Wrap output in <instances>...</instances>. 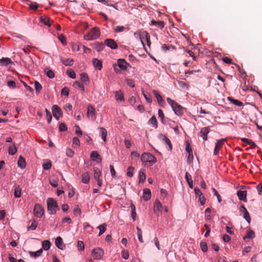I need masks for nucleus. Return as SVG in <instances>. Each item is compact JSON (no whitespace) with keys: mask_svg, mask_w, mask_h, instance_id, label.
<instances>
[{"mask_svg":"<svg viewBox=\"0 0 262 262\" xmlns=\"http://www.w3.org/2000/svg\"><path fill=\"white\" fill-rule=\"evenodd\" d=\"M166 100L177 115L181 116L183 115L184 111V108L183 107L170 98H167Z\"/></svg>","mask_w":262,"mask_h":262,"instance_id":"obj_1","label":"nucleus"},{"mask_svg":"<svg viewBox=\"0 0 262 262\" xmlns=\"http://www.w3.org/2000/svg\"><path fill=\"white\" fill-rule=\"evenodd\" d=\"M47 210L50 214H55L59 210L57 201L52 198L47 200Z\"/></svg>","mask_w":262,"mask_h":262,"instance_id":"obj_2","label":"nucleus"},{"mask_svg":"<svg viewBox=\"0 0 262 262\" xmlns=\"http://www.w3.org/2000/svg\"><path fill=\"white\" fill-rule=\"evenodd\" d=\"M100 35L99 28L97 27L93 28L88 33L85 34L83 38L85 40H90L98 38Z\"/></svg>","mask_w":262,"mask_h":262,"instance_id":"obj_3","label":"nucleus"},{"mask_svg":"<svg viewBox=\"0 0 262 262\" xmlns=\"http://www.w3.org/2000/svg\"><path fill=\"white\" fill-rule=\"evenodd\" d=\"M127 66H130L129 63H127L124 59H118L117 63L113 64L114 71L116 73L120 72V70L118 69V68H119L122 70L125 71L127 69Z\"/></svg>","mask_w":262,"mask_h":262,"instance_id":"obj_4","label":"nucleus"},{"mask_svg":"<svg viewBox=\"0 0 262 262\" xmlns=\"http://www.w3.org/2000/svg\"><path fill=\"white\" fill-rule=\"evenodd\" d=\"M141 160L143 163H149L152 165L157 161L156 158L149 152H144L141 157Z\"/></svg>","mask_w":262,"mask_h":262,"instance_id":"obj_5","label":"nucleus"},{"mask_svg":"<svg viewBox=\"0 0 262 262\" xmlns=\"http://www.w3.org/2000/svg\"><path fill=\"white\" fill-rule=\"evenodd\" d=\"M52 111L53 116L57 120H58L59 118L62 116V111L57 105H53Z\"/></svg>","mask_w":262,"mask_h":262,"instance_id":"obj_6","label":"nucleus"},{"mask_svg":"<svg viewBox=\"0 0 262 262\" xmlns=\"http://www.w3.org/2000/svg\"><path fill=\"white\" fill-rule=\"evenodd\" d=\"M33 213L35 216L41 217L44 214V209L40 204H36L34 207Z\"/></svg>","mask_w":262,"mask_h":262,"instance_id":"obj_7","label":"nucleus"},{"mask_svg":"<svg viewBox=\"0 0 262 262\" xmlns=\"http://www.w3.org/2000/svg\"><path fill=\"white\" fill-rule=\"evenodd\" d=\"M92 254L95 259H100L104 255V251L101 248L94 249L92 251Z\"/></svg>","mask_w":262,"mask_h":262,"instance_id":"obj_8","label":"nucleus"},{"mask_svg":"<svg viewBox=\"0 0 262 262\" xmlns=\"http://www.w3.org/2000/svg\"><path fill=\"white\" fill-rule=\"evenodd\" d=\"M162 207V204L160 201L158 199L156 200L154 206V211L155 213L159 215V213L161 212Z\"/></svg>","mask_w":262,"mask_h":262,"instance_id":"obj_9","label":"nucleus"},{"mask_svg":"<svg viewBox=\"0 0 262 262\" xmlns=\"http://www.w3.org/2000/svg\"><path fill=\"white\" fill-rule=\"evenodd\" d=\"M104 44L112 50H115L118 48L117 43L113 39H106L104 40Z\"/></svg>","mask_w":262,"mask_h":262,"instance_id":"obj_10","label":"nucleus"},{"mask_svg":"<svg viewBox=\"0 0 262 262\" xmlns=\"http://www.w3.org/2000/svg\"><path fill=\"white\" fill-rule=\"evenodd\" d=\"M226 139L225 138H222L217 141L215 144L214 150V155H217L219 154V150L221 147L223 146L224 142L226 141Z\"/></svg>","mask_w":262,"mask_h":262,"instance_id":"obj_11","label":"nucleus"},{"mask_svg":"<svg viewBox=\"0 0 262 262\" xmlns=\"http://www.w3.org/2000/svg\"><path fill=\"white\" fill-rule=\"evenodd\" d=\"M87 117L88 118H91L92 119H95V108L91 104H89L87 107Z\"/></svg>","mask_w":262,"mask_h":262,"instance_id":"obj_12","label":"nucleus"},{"mask_svg":"<svg viewBox=\"0 0 262 262\" xmlns=\"http://www.w3.org/2000/svg\"><path fill=\"white\" fill-rule=\"evenodd\" d=\"M153 94H154L155 97L156 98L158 104L160 106H163L165 104V101L162 98V96L159 93V92L157 90L153 91Z\"/></svg>","mask_w":262,"mask_h":262,"instance_id":"obj_13","label":"nucleus"},{"mask_svg":"<svg viewBox=\"0 0 262 262\" xmlns=\"http://www.w3.org/2000/svg\"><path fill=\"white\" fill-rule=\"evenodd\" d=\"M210 128L209 127H204L201 128L199 133L200 136L202 137L203 139L206 141L207 140V135L209 133Z\"/></svg>","mask_w":262,"mask_h":262,"instance_id":"obj_14","label":"nucleus"},{"mask_svg":"<svg viewBox=\"0 0 262 262\" xmlns=\"http://www.w3.org/2000/svg\"><path fill=\"white\" fill-rule=\"evenodd\" d=\"M91 46L97 52H100L102 51L104 47V45L102 42H96L94 43L91 44Z\"/></svg>","mask_w":262,"mask_h":262,"instance_id":"obj_15","label":"nucleus"},{"mask_svg":"<svg viewBox=\"0 0 262 262\" xmlns=\"http://www.w3.org/2000/svg\"><path fill=\"white\" fill-rule=\"evenodd\" d=\"M55 245L56 247L60 250H63L66 248V246L63 243L62 239L60 236H58L56 238Z\"/></svg>","mask_w":262,"mask_h":262,"instance_id":"obj_16","label":"nucleus"},{"mask_svg":"<svg viewBox=\"0 0 262 262\" xmlns=\"http://www.w3.org/2000/svg\"><path fill=\"white\" fill-rule=\"evenodd\" d=\"M237 195L239 200L243 201L244 202L247 201V191L246 190H238L237 192Z\"/></svg>","mask_w":262,"mask_h":262,"instance_id":"obj_17","label":"nucleus"},{"mask_svg":"<svg viewBox=\"0 0 262 262\" xmlns=\"http://www.w3.org/2000/svg\"><path fill=\"white\" fill-rule=\"evenodd\" d=\"M91 158L93 160L96 161L97 163H100L102 160L100 156L96 151H92L91 154Z\"/></svg>","mask_w":262,"mask_h":262,"instance_id":"obj_18","label":"nucleus"},{"mask_svg":"<svg viewBox=\"0 0 262 262\" xmlns=\"http://www.w3.org/2000/svg\"><path fill=\"white\" fill-rule=\"evenodd\" d=\"M143 198L145 201H148L151 198V191L148 188H144L143 190Z\"/></svg>","mask_w":262,"mask_h":262,"instance_id":"obj_19","label":"nucleus"},{"mask_svg":"<svg viewBox=\"0 0 262 262\" xmlns=\"http://www.w3.org/2000/svg\"><path fill=\"white\" fill-rule=\"evenodd\" d=\"M10 64H13V62L9 58L5 57L0 59V65L2 66H7Z\"/></svg>","mask_w":262,"mask_h":262,"instance_id":"obj_20","label":"nucleus"},{"mask_svg":"<svg viewBox=\"0 0 262 262\" xmlns=\"http://www.w3.org/2000/svg\"><path fill=\"white\" fill-rule=\"evenodd\" d=\"M17 165L21 169H24L26 166V163L25 159L21 156H20L17 161Z\"/></svg>","mask_w":262,"mask_h":262,"instance_id":"obj_21","label":"nucleus"},{"mask_svg":"<svg viewBox=\"0 0 262 262\" xmlns=\"http://www.w3.org/2000/svg\"><path fill=\"white\" fill-rule=\"evenodd\" d=\"M150 25L157 26L161 29H162L165 26V23L163 21H156L153 19L151 21Z\"/></svg>","mask_w":262,"mask_h":262,"instance_id":"obj_22","label":"nucleus"},{"mask_svg":"<svg viewBox=\"0 0 262 262\" xmlns=\"http://www.w3.org/2000/svg\"><path fill=\"white\" fill-rule=\"evenodd\" d=\"M93 64L95 68L98 69L99 70H101L102 68V61L98 59L97 58H94L93 59Z\"/></svg>","mask_w":262,"mask_h":262,"instance_id":"obj_23","label":"nucleus"},{"mask_svg":"<svg viewBox=\"0 0 262 262\" xmlns=\"http://www.w3.org/2000/svg\"><path fill=\"white\" fill-rule=\"evenodd\" d=\"M185 179L190 188H192L193 187V181L191 179V176L189 173L188 172H186L185 173Z\"/></svg>","mask_w":262,"mask_h":262,"instance_id":"obj_24","label":"nucleus"},{"mask_svg":"<svg viewBox=\"0 0 262 262\" xmlns=\"http://www.w3.org/2000/svg\"><path fill=\"white\" fill-rule=\"evenodd\" d=\"M146 179V176L143 169H141L139 172V183H143Z\"/></svg>","mask_w":262,"mask_h":262,"instance_id":"obj_25","label":"nucleus"},{"mask_svg":"<svg viewBox=\"0 0 262 262\" xmlns=\"http://www.w3.org/2000/svg\"><path fill=\"white\" fill-rule=\"evenodd\" d=\"M228 100L230 102H231L232 104L236 105V106H242L243 105V103L242 102L237 100V99H233V98L232 97H228Z\"/></svg>","mask_w":262,"mask_h":262,"instance_id":"obj_26","label":"nucleus"},{"mask_svg":"<svg viewBox=\"0 0 262 262\" xmlns=\"http://www.w3.org/2000/svg\"><path fill=\"white\" fill-rule=\"evenodd\" d=\"M241 140L250 145L251 147L252 148H254L257 146L256 144L251 140L243 138L241 139Z\"/></svg>","mask_w":262,"mask_h":262,"instance_id":"obj_27","label":"nucleus"},{"mask_svg":"<svg viewBox=\"0 0 262 262\" xmlns=\"http://www.w3.org/2000/svg\"><path fill=\"white\" fill-rule=\"evenodd\" d=\"M81 181L84 184H88L90 181V176L88 172H85L82 174Z\"/></svg>","mask_w":262,"mask_h":262,"instance_id":"obj_28","label":"nucleus"},{"mask_svg":"<svg viewBox=\"0 0 262 262\" xmlns=\"http://www.w3.org/2000/svg\"><path fill=\"white\" fill-rule=\"evenodd\" d=\"M81 80L85 84H88L90 81V79L88 75L85 73H82L80 74Z\"/></svg>","mask_w":262,"mask_h":262,"instance_id":"obj_29","label":"nucleus"},{"mask_svg":"<svg viewBox=\"0 0 262 262\" xmlns=\"http://www.w3.org/2000/svg\"><path fill=\"white\" fill-rule=\"evenodd\" d=\"M115 98L117 101H123L124 100L123 94L121 91L115 92Z\"/></svg>","mask_w":262,"mask_h":262,"instance_id":"obj_30","label":"nucleus"},{"mask_svg":"<svg viewBox=\"0 0 262 262\" xmlns=\"http://www.w3.org/2000/svg\"><path fill=\"white\" fill-rule=\"evenodd\" d=\"M148 124L152 125L153 127L155 128H158V122L155 116H153L151 118L148 120Z\"/></svg>","mask_w":262,"mask_h":262,"instance_id":"obj_31","label":"nucleus"},{"mask_svg":"<svg viewBox=\"0 0 262 262\" xmlns=\"http://www.w3.org/2000/svg\"><path fill=\"white\" fill-rule=\"evenodd\" d=\"M42 253V249H40L36 252H32L31 251H29V253L31 257H34V258L39 257V256H40V255Z\"/></svg>","mask_w":262,"mask_h":262,"instance_id":"obj_32","label":"nucleus"},{"mask_svg":"<svg viewBox=\"0 0 262 262\" xmlns=\"http://www.w3.org/2000/svg\"><path fill=\"white\" fill-rule=\"evenodd\" d=\"M255 237V233L254 231L249 229L247 230L246 234L243 237V239H245L246 238H253Z\"/></svg>","mask_w":262,"mask_h":262,"instance_id":"obj_33","label":"nucleus"},{"mask_svg":"<svg viewBox=\"0 0 262 262\" xmlns=\"http://www.w3.org/2000/svg\"><path fill=\"white\" fill-rule=\"evenodd\" d=\"M62 63L66 66H71L73 64L74 60L73 59H61Z\"/></svg>","mask_w":262,"mask_h":262,"instance_id":"obj_34","label":"nucleus"},{"mask_svg":"<svg viewBox=\"0 0 262 262\" xmlns=\"http://www.w3.org/2000/svg\"><path fill=\"white\" fill-rule=\"evenodd\" d=\"M50 247L51 243L49 241L45 240L42 242V247L44 250H48L50 248Z\"/></svg>","mask_w":262,"mask_h":262,"instance_id":"obj_35","label":"nucleus"},{"mask_svg":"<svg viewBox=\"0 0 262 262\" xmlns=\"http://www.w3.org/2000/svg\"><path fill=\"white\" fill-rule=\"evenodd\" d=\"M100 130L102 139L104 142H106L107 135L106 129L104 127H100Z\"/></svg>","mask_w":262,"mask_h":262,"instance_id":"obj_36","label":"nucleus"},{"mask_svg":"<svg viewBox=\"0 0 262 262\" xmlns=\"http://www.w3.org/2000/svg\"><path fill=\"white\" fill-rule=\"evenodd\" d=\"M93 171H94V179L95 180L97 179H99V178L101 176V171L100 170V169L97 167H94Z\"/></svg>","mask_w":262,"mask_h":262,"instance_id":"obj_37","label":"nucleus"},{"mask_svg":"<svg viewBox=\"0 0 262 262\" xmlns=\"http://www.w3.org/2000/svg\"><path fill=\"white\" fill-rule=\"evenodd\" d=\"M45 72L46 76L48 77L49 78H53L55 76L53 71L50 69H45Z\"/></svg>","mask_w":262,"mask_h":262,"instance_id":"obj_38","label":"nucleus"},{"mask_svg":"<svg viewBox=\"0 0 262 262\" xmlns=\"http://www.w3.org/2000/svg\"><path fill=\"white\" fill-rule=\"evenodd\" d=\"M106 224L105 223H104L97 227V228L99 229V233L98 234L99 236L102 234L106 231Z\"/></svg>","mask_w":262,"mask_h":262,"instance_id":"obj_39","label":"nucleus"},{"mask_svg":"<svg viewBox=\"0 0 262 262\" xmlns=\"http://www.w3.org/2000/svg\"><path fill=\"white\" fill-rule=\"evenodd\" d=\"M17 148L14 144L10 146L8 149L9 154L10 155H14L17 152Z\"/></svg>","mask_w":262,"mask_h":262,"instance_id":"obj_40","label":"nucleus"},{"mask_svg":"<svg viewBox=\"0 0 262 262\" xmlns=\"http://www.w3.org/2000/svg\"><path fill=\"white\" fill-rule=\"evenodd\" d=\"M67 75L72 78V79H75L76 78V73L75 72H74V71L72 69H68L67 71V72H66Z\"/></svg>","mask_w":262,"mask_h":262,"instance_id":"obj_41","label":"nucleus"},{"mask_svg":"<svg viewBox=\"0 0 262 262\" xmlns=\"http://www.w3.org/2000/svg\"><path fill=\"white\" fill-rule=\"evenodd\" d=\"M34 84H35V88L36 93L38 95L40 93V91L42 89V85L39 82H38L37 81H35Z\"/></svg>","mask_w":262,"mask_h":262,"instance_id":"obj_42","label":"nucleus"},{"mask_svg":"<svg viewBox=\"0 0 262 262\" xmlns=\"http://www.w3.org/2000/svg\"><path fill=\"white\" fill-rule=\"evenodd\" d=\"M40 21L43 23L45 25L50 27L51 24H50V18L49 17H43L41 16L40 17Z\"/></svg>","mask_w":262,"mask_h":262,"instance_id":"obj_43","label":"nucleus"},{"mask_svg":"<svg viewBox=\"0 0 262 262\" xmlns=\"http://www.w3.org/2000/svg\"><path fill=\"white\" fill-rule=\"evenodd\" d=\"M37 225H38V223H37V221H35V220H34L32 221L31 225L29 226L28 227V228H27L28 230L29 231L30 230H35V229L36 228V227L37 226Z\"/></svg>","mask_w":262,"mask_h":262,"instance_id":"obj_44","label":"nucleus"},{"mask_svg":"<svg viewBox=\"0 0 262 262\" xmlns=\"http://www.w3.org/2000/svg\"><path fill=\"white\" fill-rule=\"evenodd\" d=\"M73 86L75 87V88H79L81 89V90L82 91V92H84L85 89H84V86L83 85V84H81L79 81H75L74 83H73Z\"/></svg>","mask_w":262,"mask_h":262,"instance_id":"obj_45","label":"nucleus"},{"mask_svg":"<svg viewBox=\"0 0 262 262\" xmlns=\"http://www.w3.org/2000/svg\"><path fill=\"white\" fill-rule=\"evenodd\" d=\"M21 188L19 186L16 187L14 189V196L15 198H18L21 196Z\"/></svg>","mask_w":262,"mask_h":262,"instance_id":"obj_46","label":"nucleus"},{"mask_svg":"<svg viewBox=\"0 0 262 262\" xmlns=\"http://www.w3.org/2000/svg\"><path fill=\"white\" fill-rule=\"evenodd\" d=\"M134 168L133 166H129L127 169L126 174L128 177L132 178L134 175Z\"/></svg>","mask_w":262,"mask_h":262,"instance_id":"obj_47","label":"nucleus"},{"mask_svg":"<svg viewBox=\"0 0 262 262\" xmlns=\"http://www.w3.org/2000/svg\"><path fill=\"white\" fill-rule=\"evenodd\" d=\"M158 116L161 118L162 123L165 124L166 123V121L164 119V114L162 110L161 109H159L158 110Z\"/></svg>","mask_w":262,"mask_h":262,"instance_id":"obj_48","label":"nucleus"},{"mask_svg":"<svg viewBox=\"0 0 262 262\" xmlns=\"http://www.w3.org/2000/svg\"><path fill=\"white\" fill-rule=\"evenodd\" d=\"M137 234L139 241L140 243H143L144 242L142 238V230L138 227H137Z\"/></svg>","mask_w":262,"mask_h":262,"instance_id":"obj_49","label":"nucleus"},{"mask_svg":"<svg viewBox=\"0 0 262 262\" xmlns=\"http://www.w3.org/2000/svg\"><path fill=\"white\" fill-rule=\"evenodd\" d=\"M45 112L46 113V119L47 120L48 123H50L51 122L52 116L51 112L47 108L45 109Z\"/></svg>","mask_w":262,"mask_h":262,"instance_id":"obj_50","label":"nucleus"},{"mask_svg":"<svg viewBox=\"0 0 262 262\" xmlns=\"http://www.w3.org/2000/svg\"><path fill=\"white\" fill-rule=\"evenodd\" d=\"M200 247L201 248V250L203 252H206L208 250V246L206 242H201L200 243Z\"/></svg>","mask_w":262,"mask_h":262,"instance_id":"obj_51","label":"nucleus"},{"mask_svg":"<svg viewBox=\"0 0 262 262\" xmlns=\"http://www.w3.org/2000/svg\"><path fill=\"white\" fill-rule=\"evenodd\" d=\"M178 84L183 89L188 90L189 88V84L183 81H178Z\"/></svg>","mask_w":262,"mask_h":262,"instance_id":"obj_52","label":"nucleus"},{"mask_svg":"<svg viewBox=\"0 0 262 262\" xmlns=\"http://www.w3.org/2000/svg\"><path fill=\"white\" fill-rule=\"evenodd\" d=\"M52 163L50 161H48L46 163H43L42 164V167L45 170H49L51 168Z\"/></svg>","mask_w":262,"mask_h":262,"instance_id":"obj_53","label":"nucleus"},{"mask_svg":"<svg viewBox=\"0 0 262 262\" xmlns=\"http://www.w3.org/2000/svg\"><path fill=\"white\" fill-rule=\"evenodd\" d=\"M73 213L77 216H79L81 214V209L78 205H75L73 209Z\"/></svg>","mask_w":262,"mask_h":262,"instance_id":"obj_54","label":"nucleus"},{"mask_svg":"<svg viewBox=\"0 0 262 262\" xmlns=\"http://www.w3.org/2000/svg\"><path fill=\"white\" fill-rule=\"evenodd\" d=\"M73 146L74 147H77L80 146V141L78 137H74L73 139Z\"/></svg>","mask_w":262,"mask_h":262,"instance_id":"obj_55","label":"nucleus"},{"mask_svg":"<svg viewBox=\"0 0 262 262\" xmlns=\"http://www.w3.org/2000/svg\"><path fill=\"white\" fill-rule=\"evenodd\" d=\"M58 39L63 45H67L66 38L63 34L58 35Z\"/></svg>","mask_w":262,"mask_h":262,"instance_id":"obj_56","label":"nucleus"},{"mask_svg":"<svg viewBox=\"0 0 262 262\" xmlns=\"http://www.w3.org/2000/svg\"><path fill=\"white\" fill-rule=\"evenodd\" d=\"M243 217L245 220L249 224L251 222V217L248 211H246L243 213Z\"/></svg>","mask_w":262,"mask_h":262,"instance_id":"obj_57","label":"nucleus"},{"mask_svg":"<svg viewBox=\"0 0 262 262\" xmlns=\"http://www.w3.org/2000/svg\"><path fill=\"white\" fill-rule=\"evenodd\" d=\"M69 94V89L67 87L63 88L61 91V95L63 96H68Z\"/></svg>","mask_w":262,"mask_h":262,"instance_id":"obj_58","label":"nucleus"},{"mask_svg":"<svg viewBox=\"0 0 262 262\" xmlns=\"http://www.w3.org/2000/svg\"><path fill=\"white\" fill-rule=\"evenodd\" d=\"M59 129L60 132L66 131L68 129L67 125L64 123H61L59 126Z\"/></svg>","mask_w":262,"mask_h":262,"instance_id":"obj_59","label":"nucleus"},{"mask_svg":"<svg viewBox=\"0 0 262 262\" xmlns=\"http://www.w3.org/2000/svg\"><path fill=\"white\" fill-rule=\"evenodd\" d=\"M163 140L165 141V142L168 145L170 150H171L172 146L168 138L166 136H164Z\"/></svg>","mask_w":262,"mask_h":262,"instance_id":"obj_60","label":"nucleus"},{"mask_svg":"<svg viewBox=\"0 0 262 262\" xmlns=\"http://www.w3.org/2000/svg\"><path fill=\"white\" fill-rule=\"evenodd\" d=\"M212 189L214 192V194L216 196L218 202L219 203H221L222 202V198H221V195H220L219 193L217 192V191L214 188H212Z\"/></svg>","mask_w":262,"mask_h":262,"instance_id":"obj_61","label":"nucleus"},{"mask_svg":"<svg viewBox=\"0 0 262 262\" xmlns=\"http://www.w3.org/2000/svg\"><path fill=\"white\" fill-rule=\"evenodd\" d=\"M74 151L71 148H67L66 150V155L72 158L74 156Z\"/></svg>","mask_w":262,"mask_h":262,"instance_id":"obj_62","label":"nucleus"},{"mask_svg":"<svg viewBox=\"0 0 262 262\" xmlns=\"http://www.w3.org/2000/svg\"><path fill=\"white\" fill-rule=\"evenodd\" d=\"M78 249L79 251H82L84 249V243L82 241H78Z\"/></svg>","mask_w":262,"mask_h":262,"instance_id":"obj_63","label":"nucleus"},{"mask_svg":"<svg viewBox=\"0 0 262 262\" xmlns=\"http://www.w3.org/2000/svg\"><path fill=\"white\" fill-rule=\"evenodd\" d=\"M129 253L127 250H123L122 251V256L125 259H127L129 258Z\"/></svg>","mask_w":262,"mask_h":262,"instance_id":"obj_64","label":"nucleus"}]
</instances>
